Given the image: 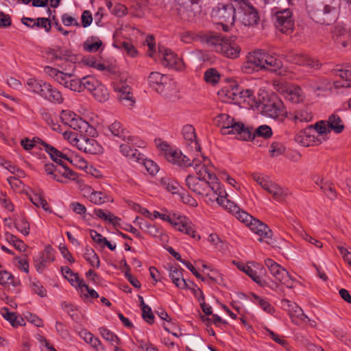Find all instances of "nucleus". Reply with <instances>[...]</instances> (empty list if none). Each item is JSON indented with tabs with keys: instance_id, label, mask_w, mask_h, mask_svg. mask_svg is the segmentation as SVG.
Returning a JSON list of instances; mask_svg holds the SVG:
<instances>
[{
	"instance_id": "47",
	"label": "nucleus",
	"mask_w": 351,
	"mask_h": 351,
	"mask_svg": "<svg viewBox=\"0 0 351 351\" xmlns=\"http://www.w3.org/2000/svg\"><path fill=\"white\" fill-rule=\"evenodd\" d=\"M313 130L315 131V135L318 136L322 140H326L325 136H327L328 134L330 132V129L327 123V121H319L317 122L315 125H313Z\"/></svg>"
},
{
	"instance_id": "21",
	"label": "nucleus",
	"mask_w": 351,
	"mask_h": 351,
	"mask_svg": "<svg viewBox=\"0 0 351 351\" xmlns=\"http://www.w3.org/2000/svg\"><path fill=\"white\" fill-rule=\"evenodd\" d=\"M285 58L288 62L298 65L306 66L313 69H318L319 67V63L317 59L311 58L296 51H291L288 52L285 55Z\"/></svg>"
},
{
	"instance_id": "14",
	"label": "nucleus",
	"mask_w": 351,
	"mask_h": 351,
	"mask_svg": "<svg viewBox=\"0 0 351 351\" xmlns=\"http://www.w3.org/2000/svg\"><path fill=\"white\" fill-rule=\"evenodd\" d=\"M186 184L190 190L197 195H206L209 198L213 197L211 186L209 182L206 180L189 175L186 178Z\"/></svg>"
},
{
	"instance_id": "5",
	"label": "nucleus",
	"mask_w": 351,
	"mask_h": 351,
	"mask_svg": "<svg viewBox=\"0 0 351 351\" xmlns=\"http://www.w3.org/2000/svg\"><path fill=\"white\" fill-rule=\"evenodd\" d=\"M238 9L239 19L247 27L258 25L260 17L257 9L246 0H230Z\"/></svg>"
},
{
	"instance_id": "17",
	"label": "nucleus",
	"mask_w": 351,
	"mask_h": 351,
	"mask_svg": "<svg viewBox=\"0 0 351 351\" xmlns=\"http://www.w3.org/2000/svg\"><path fill=\"white\" fill-rule=\"evenodd\" d=\"M265 51L261 49L250 52L246 56V61L243 63V70L246 73H252L254 71L262 70L264 64Z\"/></svg>"
},
{
	"instance_id": "13",
	"label": "nucleus",
	"mask_w": 351,
	"mask_h": 351,
	"mask_svg": "<svg viewBox=\"0 0 351 351\" xmlns=\"http://www.w3.org/2000/svg\"><path fill=\"white\" fill-rule=\"evenodd\" d=\"M262 113L273 119H277L282 117L285 113L283 104L278 99H265V96L262 97V101L260 107Z\"/></svg>"
},
{
	"instance_id": "53",
	"label": "nucleus",
	"mask_w": 351,
	"mask_h": 351,
	"mask_svg": "<svg viewBox=\"0 0 351 351\" xmlns=\"http://www.w3.org/2000/svg\"><path fill=\"white\" fill-rule=\"evenodd\" d=\"M106 6L113 14L117 16H123L128 12L127 8L121 3H116L113 5L112 1H107Z\"/></svg>"
},
{
	"instance_id": "18",
	"label": "nucleus",
	"mask_w": 351,
	"mask_h": 351,
	"mask_svg": "<svg viewBox=\"0 0 351 351\" xmlns=\"http://www.w3.org/2000/svg\"><path fill=\"white\" fill-rule=\"evenodd\" d=\"M60 119L64 124L69 125L75 130L88 132V122L71 110H62Z\"/></svg>"
},
{
	"instance_id": "35",
	"label": "nucleus",
	"mask_w": 351,
	"mask_h": 351,
	"mask_svg": "<svg viewBox=\"0 0 351 351\" xmlns=\"http://www.w3.org/2000/svg\"><path fill=\"white\" fill-rule=\"evenodd\" d=\"M43 90L41 97L51 103L61 104L63 102L64 99L61 93L49 83L47 84L46 88Z\"/></svg>"
},
{
	"instance_id": "36",
	"label": "nucleus",
	"mask_w": 351,
	"mask_h": 351,
	"mask_svg": "<svg viewBox=\"0 0 351 351\" xmlns=\"http://www.w3.org/2000/svg\"><path fill=\"white\" fill-rule=\"evenodd\" d=\"M284 97L292 103L298 104L303 101L304 93L299 86H288L283 90Z\"/></svg>"
},
{
	"instance_id": "57",
	"label": "nucleus",
	"mask_w": 351,
	"mask_h": 351,
	"mask_svg": "<svg viewBox=\"0 0 351 351\" xmlns=\"http://www.w3.org/2000/svg\"><path fill=\"white\" fill-rule=\"evenodd\" d=\"M108 200V197L101 191L93 190L89 195V201L95 204L100 205Z\"/></svg>"
},
{
	"instance_id": "4",
	"label": "nucleus",
	"mask_w": 351,
	"mask_h": 351,
	"mask_svg": "<svg viewBox=\"0 0 351 351\" xmlns=\"http://www.w3.org/2000/svg\"><path fill=\"white\" fill-rule=\"evenodd\" d=\"M210 160L204 156L200 152H197L193 156L189 167H193L197 176V178H202L209 182L211 186L212 191H217L219 189L221 183L219 182L216 176L211 173L208 167Z\"/></svg>"
},
{
	"instance_id": "60",
	"label": "nucleus",
	"mask_w": 351,
	"mask_h": 351,
	"mask_svg": "<svg viewBox=\"0 0 351 351\" xmlns=\"http://www.w3.org/2000/svg\"><path fill=\"white\" fill-rule=\"evenodd\" d=\"M113 45L118 49L125 50L127 53L132 57H134L136 54L135 47L128 41L116 42Z\"/></svg>"
},
{
	"instance_id": "64",
	"label": "nucleus",
	"mask_w": 351,
	"mask_h": 351,
	"mask_svg": "<svg viewBox=\"0 0 351 351\" xmlns=\"http://www.w3.org/2000/svg\"><path fill=\"white\" fill-rule=\"evenodd\" d=\"M220 79L219 74L215 69H209L204 73V80L206 82L215 84Z\"/></svg>"
},
{
	"instance_id": "49",
	"label": "nucleus",
	"mask_w": 351,
	"mask_h": 351,
	"mask_svg": "<svg viewBox=\"0 0 351 351\" xmlns=\"http://www.w3.org/2000/svg\"><path fill=\"white\" fill-rule=\"evenodd\" d=\"M94 215L104 219V221H109L114 226H119L121 221V218L115 216L114 215L109 212L106 213L103 210L99 208L94 210Z\"/></svg>"
},
{
	"instance_id": "62",
	"label": "nucleus",
	"mask_w": 351,
	"mask_h": 351,
	"mask_svg": "<svg viewBox=\"0 0 351 351\" xmlns=\"http://www.w3.org/2000/svg\"><path fill=\"white\" fill-rule=\"evenodd\" d=\"M285 145L280 142H273L269 147V154L271 157H277L284 154Z\"/></svg>"
},
{
	"instance_id": "58",
	"label": "nucleus",
	"mask_w": 351,
	"mask_h": 351,
	"mask_svg": "<svg viewBox=\"0 0 351 351\" xmlns=\"http://www.w3.org/2000/svg\"><path fill=\"white\" fill-rule=\"evenodd\" d=\"M252 133L251 138H254L256 136L263 137L265 138H270L272 136V130L271 128L267 125H262L258 127L254 133Z\"/></svg>"
},
{
	"instance_id": "55",
	"label": "nucleus",
	"mask_w": 351,
	"mask_h": 351,
	"mask_svg": "<svg viewBox=\"0 0 351 351\" xmlns=\"http://www.w3.org/2000/svg\"><path fill=\"white\" fill-rule=\"evenodd\" d=\"M269 194L272 195L275 200L282 202L286 198L287 191L286 189L274 183L273 187H271V191Z\"/></svg>"
},
{
	"instance_id": "24",
	"label": "nucleus",
	"mask_w": 351,
	"mask_h": 351,
	"mask_svg": "<svg viewBox=\"0 0 351 351\" xmlns=\"http://www.w3.org/2000/svg\"><path fill=\"white\" fill-rule=\"evenodd\" d=\"M247 226L252 232L260 237L258 239L260 241L270 243L272 231L265 223L253 217V221H250Z\"/></svg>"
},
{
	"instance_id": "6",
	"label": "nucleus",
	"mask_w": 351,
	"mask_h": 351,
	"mask_svg": "<svg viewBox=\"0 0 351 351\" xmlns=\"http://www.w3.org/2000/svg\"><path fill=\"white\" fill-rule=\"evenodd\" d=\"M162 220L169 222L176 230L197 239H200L199 235L195 234V227L192 221L185 216L180 214H173L172 216L166 214H160Z\"/></svg>"
},
{
	"instance_id": "59",
	"label": "nucleus",
	"mask_w": 351,
	"mask_h": 351,
	"mask_svg": "<svg viewBox=\"0 0 351 351\" xmlns=\"http://www.w3.org/2000/svg\"><path fill=\"white\" fill-rule=\"evenodd\" d=\"M162 186L171 193H177L179 191L180 186L178 183L174 180H171L168 178H162L160 181Z\"/></svg>"
},
{
	"instance_id": "51",
	"label": "nucleus",
	"mask_w": 351,
	"mask_h": 351,
	"mask_svg": "<svg viewBox=\"0 0 351 351\" xmlns=\"http://www.w3.org/2000/svg\"><path fill=\"white\" fill-rule=\"evenodd\" d=\"M252 302L259 305V306L266 313L272 314L274 312V308L266 300L260 298L257 295L252 293Z\"/></svg>"
},
{
	"instance_id": "26",
	"label": "nucleus",
	"mask_w": 351,
	"mask_h": 351,
	"mask_svg": "<svg viewBox=\"0 0 351 351\" xmlns=\"http://www.w3.org/2000/svg\"><path fill=\"white\" fill-rule=\"evenodd\" d=\"M141 229L154 237L157 241L162 244L168 242L169 237L161 227L149 222H141Z\"/></svg>"
},
{
	"instance_id": "33",
	"label": "nucleus",
	"mask_w": 351,
	"mask_h": 351,
	"mask_svg": "<svg viewBox=\"0 0 351 351\" xmlns=\"http://www.w3.org/2000/svg\"><path fill=\"white\" fill-rule=\"evenodd\" d=\"M79 132V134H69L68 138L70 140L71 143L79 150L86 153L88 148V136L86 134L87 132L83 131Z\"/></svg>"
},
{
	"instance_id": "23",
	"label": "nucleus",
	"mask_w": 351,
	"mask_h": 351,
	"mask_svg": "<svg viewBox=\"0 0 351 351\" xmlns=\"http://www.w3.org/2000/svg\"><path fill=\"white\" fill-rule=\"evenodd\" d=\"M213 197L208 199L210 201L213 202L215 199L219 205L230 213L234 214L236 210H239V206L227 198V194L221 184L219 185V190L213 191Z\"/></svg>"
},
{
	"instance_id": "41",
	"label": "nucleus",
	"mask_w": 351,
	"mask_h": 351,
	"mask_svg": "<svg viewBox=\"0 0 351 351\" xmlns=\"http://www.w3.org/2000/svg\"><path fill=\"white\" fill-rule=\"evenodd\" d=\"M47 84V82L43 80L30 78L27 80L26 86L28 90L41 96L43 89L46 88Z\"/></svg>"
},
{
	"instance_id": "19",
	"label": "nucleus",
	"mask_w": 351,
	"mask_h": 351,
	"mask_svg": "<svg viewBox=\"0 0 351 351\" xmlns=\"http://www.w3.org/2000/svg\"><path fill=\"white\" fill-rule=\"evenodd\" d=\"M295 141L298 144L304 146H314L322 143V139L315 135L313 125L306 129L300 131L295 136Z\"/></svg>"
},
{
	"instance_id": "43",
	"label": "nucleus",
	"mask_w": 351,
	"mask_h": 351,
	"mask_svg": "<svg viewBox=\"0 0 351 351\" xmlns=\"http://www.w3.org/2000/svg\"><path fill=\"white\" fill-rule=\"evenodd\" d=\"M264 64L265 68L263 69H267L275 72L280 69L282 66V63L280 60L265 52L264 54Z\"/></svg>"
},
{
	"instance_id": "29",
	"label": "nucleus",
	"mask_w": 351,
	"mask_h": 351,
	"mask_svg": "<svg viewBox=\"0 0 351 351\" xmlns=\"http://www.w3.org/2000/svg\"><path fill=\"white\" fill-rule=\"evenodd\" d=\"M182 135L186 145L191 152H200L201 147L197 141L195 128L191 125H186L182 128Z\"/></svg>"
},
{
	"instance_id": "44",
	"label": "nucleus",
	"mask_w": 351,
	"mask_h": 351,
	"mask_svg": "<svg viewBox=\"0 0 351 351\" xmlns=\"http://www.w3.org/2000/svg\"><path fill=\"white\" fill-rule=\"evenodd\" d=\"M252 177L263 189L269 193H271V187H273L274 182H273L268 176L254 173L252 175Z\"/></svg>"
},
{
	"instance_id": "31",
	"label": "nucleus",
	"mask_w": 351,
	"mask_h": 351,
	"mask_svg": "<svg viewBox=\"0 0 351 351\" xmlns=\"http://www.w3.org/2000/svg\"><path fill=\"white\" fill-rule=\"evenodd\" d=\"M332 37L335 41L343 47H346L351 43V33L343 26H335L332 31Z\"/></svg>"
},
{
	"instance_id": "48",
	"label": "nucleus",
	"mask_w": 351,
	"mask_h": 351,
	"mask_svg": "<svg viewBox=\"0 0 351 351\" xmlns=\"http://www.w3.org/2000/svg\"><path fill=\"white\" fill-rule=\"evenodd\" d=\"M327 123L330 130H333L337 134L341 133L344 129V125L341 119L336 114H332L329 117Z\"/></svg>"
},
{
	"instance_id": "38",
	"label": "nucleus",
	"mask_w": 351,
	"mask_h": 351,
	"mask_svg": "<svg viewBox=\"0 0 351 351\" xmlns=\"http://www.w3.org/2000/svg\"><path fill=\"white\" fill-rule=\"evenodd\" d=\"M291 119L295 123L310 122L313 119L312 112L308 107H303L302 108L295 110L291 114Z\"/></svg>"
},
{
	"instance_id": "7",
	"label": "nucleus",
	"mask_w": 351,
	"mask_h": 351,
	"mask_svg": "<svg viewBox=\"0 0 351 351\" xmlns=\"http://www.w3.org/2000/svg\"><path fill=\"white\" fill-rule=\"evenodd\" d=\"M40 144L42 147H40V149H43L44 150L47 152L51 158L54 162H58V160H61L62 158L68 159L66 157V155L60 152L59 150H58L56 148L53 147L52 145L45 143L40 138H34L32 140H30L27 138H25L24 139H22L21 141V145L27 151L31 150L33 149L35 146H36V144Z\"/></svg>"
},
{
	"instance_id": "39",
	"label": "nucleus",
	"mask_w": 351,
	"mask_h": 351,
	"mask_svg": "<svg viewBox=\"0 0 351 351\" xmlns=\"http://www.w3.org/2000/svg\"><path fill=\"white\" fill-rule=\"evenodd\" d=\"M283 308H287V311H291L290 308L293 311L295 316L301 321L306 322H310L308 317L304 313L302 309L296 304L291 302L287 299H283L281 301Z\"/></svg>"
},
{
	"instance_id": "56",
	"label": "nucleus",
	"mask_w": 351,
	"mask_h": 351,
	"mask_svg": "<svg viewBox=\"0 0 351 351\" xmlns=\"http://www.w3.org/2000/svg\"><path fill=\"white\" fill-rule=\"evenodd\" d=\"M104 49V45L98 37L91 36L89 38V53L99 52L101 53Z\"/></svg>"
},
{
	"instance_id": "1",
	"label": "nucleus",
	"mask_w": 351,
	"mask_h": 351,
	"mask_svg": "<svg viewBox=\"0 0 351 351\" xmlns=\"http://www.w3.org/2000/svg\"><path fill=\"white\" fill-rule=\"evenodd\" d=\"M199 40L213 51L226 58L235 59L241 53V47L234 39L215 32L204 33L199 36Z\"/></svg>"
},
{
	"instance_id": "50",
	"label": "nucleus",
	"mask_w": 351,
	"mask_h": 351,
	"mask_svg": "<svg viewBox=\"0 0 351 351\" xmlns=\"http://www.w3.org/2000/svg\"><path fill=\"white\" fill-rule=\"evenodd\" d=\"M69 53L68 51L60 47L49 49L47 52L48 58L51 60L67 59L69 56Z\"/></svg>"
},
{
	"instance_id": "61",
	"label": "nucleus",
	"mask_w": 351,
	"mask_h": 351,
	"mask_svg": "<svg viewBox=\"0 0 351 351\" xmlns=\"http://www.w3.org/2000/svg\"><path fill=\"white\" fill-rule=\"evenodd\" d=\"M14 228L24 236L29 234V224L25 218H20L14 221Z\"/></svg>"
},
{
	"instance_id": "46",
	"label": "nucleus",
	"mask_w": 351,
	"mask_h": 351,
	"mask_svg": "<svg viewBox=\"0 0 351 351\" xmlns=\"http://www.w3.org/2000/svg\"><path fill=\"white\" fill-rule=\"evenodd\" d=\"M254 268L258 269V265L255 263L254 262H250L248 263V265L245 268L244 273H245L248 276H250L255 282L261 285V287H264L267 285L265 280H262L261 278L257 275V272L256 269Z\"/></svg>"
},
{
	"instance_id": "16",
	"label": "nucleus",
	"mask_w": 351,
	"mask_h": 351,
	"mask_svg": "<svg viewBox=\"0 0 351 351\" xmlns=\"http://www.w3.org/2000/svg\"><path fill=\"white\" fill-rule=\"evenodd\" d=\"M63 276L67 279L71 285L75 287L81 298L84 301L88 300V285L81 279L77 273H74L69 267H62L61 269Z\"/></svg>"
},
{
	"instance_id": "10",
	"label": "nucleus",
	"mask_w": 351,
	"mask_h": 351,
	"mask_svg": "<svg viewBox=\"0 0 351 351\" xmlns=\"http://www.w3.org/2000/svg\"><path fill=\"white\" fill-rule=\"evenodd\" d=\"M101 128V119L97 115L92 114L89 116V154H100L103 152L101 145L95 139L99 136V131Z\"/></svg>"
},
{
	"instance_id": "34",
	"label": "nucleus",
	"mask_w": 351,
	"mask_h": 351,
	"mask_svg": "<svg viewBox=\"0 0 351 351\" xmlns=\"http://www.w3.org/2000/svg\"><path fill=\"white\" fill-rule=\"evenodd\" d=\"M167 160L173 165L180 167H186L191 165V160L182 154V153L176 149H172L171 152H168Z\"/></svg>"
},
{
	"instance_id": "3",
	"label": "nucleus",
	"mask_w": 351,
	"mask_h": 351,
	"mask_svg": "<svg viewBox=\"0 0 351 351\" xmlns=\"http://www.w3.org/2000/svg\"><path fill=\"white\" fill-rule=\"evenodd\" d=\"M216 125L221 128L223 135L235 134L238 139L249 141L252 133L249 128L245 127L241 122H236L233 118L227 114H220L214 119Z\"/></svg>"
},
{
	"instance_id": "8",
	"label": "nucleus",
	"mask_w": 351,
	"mask_h": 351,
	"mask_svg": "<svg viewBox=\"0 0 351 351\" xmlns=\"http://www.w3.org/2000/svg\"><path fill=\"white\" fill-rule=\"evenodd\" d=\"M124 141L126 143L120 145V152L128 158L130 162L141 163L143 160V155L138 149L132 148V146L141 147L144 146V142L133 136H128Z\"/></svg>"
},
{
	"instance_id": "15",
	"label": "nucleus",
	"mask_w": 351,
	"mask_h": 351,
	"mask_svg": "<svg viewBox=\"0 0 351 351\" xmlns=\"http://www.w3.org/2000/svg\"><path fill=\"white\" fill-rule=\"evenodd\" d=\"M160 62L162 66L176 71H182L184 67L182 60L169 49L159 47Z\"/></svg>"
},
{
	"instance_id": "30",
	"label": "nucleus",
	"mask_w": 351,
	"mask_h": 351,
	"mask_svg": "<svg viewBox=\"0 0 351 351\" xmlns=\"http://www.w3.org/2000/svg\"><path fill=\"white\" fill-rule=\"evenodd\" d=\"M92 82L89 81V92H91L93 97L99 102H104L108 99L107 88L99 82L93 78Z\"/></svg>"
},
{
	"instance_id": "32",
	"label": "nucleus",
	"mask_w": 351,
	"mask_h": 351,
	"mask_svg": "<svg viewBox=\"0 0 351 351\" xmlns=\"http://www.w3.org/2000/svg\"><path fill=\"white\" fill-rule=\"evenodd\" d=\"M183 269L177 266H172L169 269V277L171 278L173 283L178 288L189 289V284L183 278Z\"/></svg>"
},
{
	"instance_id": "42",
	"label": "nucleus",
	"mask_w": 351,
	"mask_h": 351,
	"mask_svg": "<svg viewBox=\"0 0 351 351\" xmlns=\"http://www.w3.org/2000/svg\"><path fill=\"white\" fill-rule=\"evenodd\" d=\"M0 313L13 327L25 324L24 319L21 317H18L14 313L10 312L7 307L1 308Z\"/></svg>"
},
{
	"instance_id": "11",
	"label": "nucleus",
	"mask_w": 351,
	"mask_h": 351,
	"mask_svg": "<svg viewBox=\"0 0 351 351\" xmlns=\"http://www.w3.org/2000/svg\"><path fill=\"white\" fill-rule=\"evenodd\" d=\"M276 27L285 34L291 33L294 27L293 14L289 9H283L275 12L272 16Z\"/></svg>"
},
{
	"instance_id": "45",
	"label": "nucleus",
	"mask_w": 351,
	"mask_h": 351,
	"mask_svg": "<svg viewBox=\"0 0 351 351\" xmlns=\"http://www.w3.org/2000/svg\"><path fill=\"white\" fill-rule=\"evenodd\" d=\"M316 184L318 185L325 195L330 199H335L337 197V193L332 183L324 181L323 179L317 180Z\"/></svg>"
},
{
	"instance_id": "28",
	"label": "nucleus",
	"mask_w": 351,
	"mask_h": 351,
	"mask_svg": "<svg viewBox=\"0 0 351 351\" xmlns=\"http://www.w3.org/2000/svg\"><path fill=\"white\" fill-rule=\"evenodd\" d=\"M332 73L341 77L339 81L334 82L336 88L340 87H351V65H345L341 69H334Z\"/></svg>"
},
{
	"instance_id": "63",
	"label": "nucleus",
	"mask_w": 351,
	"mask_h": 351,
	"mask_svg": "<svg viewBox=\"0 0 351 351\" xmlns=\"http://www.w3.org/2000/svg\"><path fill=\"white\" fill-rule=\"evenodd\" d=\"M142 317L143 319L149 324L154 322V316L152 312L151 308L145 304L144 301L141 302Z\"/></svg>"
},
{
	"instance_id": "9",
	"label": "nucleus",
	"mask_w": 351,
	"mask_h": 351,
	"mask_svg": "<svg viewBox=\"0 0 351 351\" xmlns=\"http://www.w3.org/2000/svg\"><path fill=\"white\" fill-rule=\"evenodd\" d=\"M236 5L230 1V4L219 3L211 12L213 19L217 23L233 25L235 20Z\"/></svg>"
},
{
	"instance_id": "54",
	"label": "nucleus",
	"mask_w": 351,
	"mask_h": 351,
	"mask_svg": "<svg viewBox=\"0 0 351 351\" xmlns=\"http://www.w3.org/2000/svg\"><path fill=\"white\" fill-rule=\"evenodd\" d=\"M86 80V77L82 78V80L79 79H71L69 81V83L66 88H70L71 90L76 92H83L86 89V83L84 82Z\"/></svg>"
},
{
	"instance_id": "52",
	"label": "nucleus",
	"mask_w": 351,
	"mask_h": 351,
	"mask_svg": "<svg viewBox=\"0 0 351 351\" xmlns=\"http://www.w3.org/2000/svg\"><path fill=\"white\" fill-rule=\"evenodd\" d=\"M99 332L102 337L106 341L110 342L112 346L121 345V341L117 335L112 332L106 328H100Z\"/></svg>"
},
{
	"instance_id": "20",
	"label": "nucleus",
	"mask_w": 351,
	"mask_h": 351,
	"mask_svg": "<svg viewBox=\"0 0 351 351\" xmlns=\"http://www.w3.org/2000/svg\"><path fill=\"white\" fill-rule=\"evenodd\" d=\"M114 90L117 93V98L123 106L130 109L134 106L136 100L129 86L117 83L114 85Z\"/></svg>"
},
{
	"instance_id": "27",
	"label": "nucleus",
	"mask_w": 351,
	"mask_h": 351,
	"mask_svg": "<svg viewBox=\"0 0 351 351\" xmlns=\"http://www.w3.org/2000/svg\"><path fill=\"white\" fill-rule=\"evenodd\" d=\"M54 261V251L50 245L45 247L43 251L34 259L35 267L38 272H43Z\"/></svg>"
},
{
	"instance_id": "40",
	"label": "nucleus",
	"mask_w": 351,
	"mask_h": 351,
	"mask_svg": "<svg viewBox=\"0 0 351 351\" xmlns=\"http://www.w3.org/2000/svg\"><path fill=\"white\" fill-rule=\"evenodd\" d=\"M89 66L96 69L99 71H108L112 72L114 71L113 67L106 64L101 56L95 57L89 55Z\"/></svg>"
},
{
	"instance_id": "22",
	"label": "nucleus",
	"mask_w": 351,
	"mask_h": 351,
	"mask_svg": "<svg viewBox=\"0 0 351 351\" xmlns=\"http://www.w3.org/2000/svg\"><path fill=\"white\" fill-rule=\"evenodd\" d=\"M242 88L237 84L227 86L221 89L218 94L224 102L241 104Z\"/></svg>"
},
{
	"instance_id": "37",
	"label": "nucleus",
	"mask_w": 351,
	"mask_h": 351,
	"mask_svg": "<svg viewBox=\"0 0 351 351\" xmlns=\"http://www.w3.org/2000/svg\"><path fill=\"white\" fill-rule=\"evenodd\" d=\"M241 104L245 103L250 108H258L260 107L261 103L262 101V99L258 97L257 99L254 94V92L250 89L243 90L241 94Z\"/></svg>"
},
{
	"instance_id": "25",
	"label": "nucleus",
	"mask_w": 351,
	"mask_h": 351,
	"mask_svg": "<svg viewBox=\"0 0 351 351\" xmlns=\"http://www.w3.org/2000/svg\"><path fill=\"white\" fill-rule=\"evenodd\" d=\"M149 85L157 93H162L170 82V78L159 72H152L148 76Z\"/></svg>"
},
{
	"instance_id": "2",
	"label": "nucleus",
	"mask_w": 351,
	"mask_h": 351,
	"mask_svg": "<svg viewBox=\"0 0 351 351\" xmlns=\"http://www.w3.org/2000/svg\"><path fill=\"white\" fill-rule=\"evenodd\" d=\"M340 5V0H322V2L308 5V12L315 22L330 25L335 21Z\"/></svg>"
},
{
	"instance_id": "12",
	"label": "nucleus",
	"mask_w": 351,
	"mask_h": 351,
	"mask_svg": "<svg viewBox=\"0 0 351 351\" xmlns=\"http://www.w3.org/2000/svg\"><path fill=\"white\" fill-rule=\"evenodd\" d=\"M265 265L268 268L270 274L280 282L288 288H291L293 286V280L291 278L288 271L280 265L271 258H266Z\"/></svg>"
}]
</instances>
